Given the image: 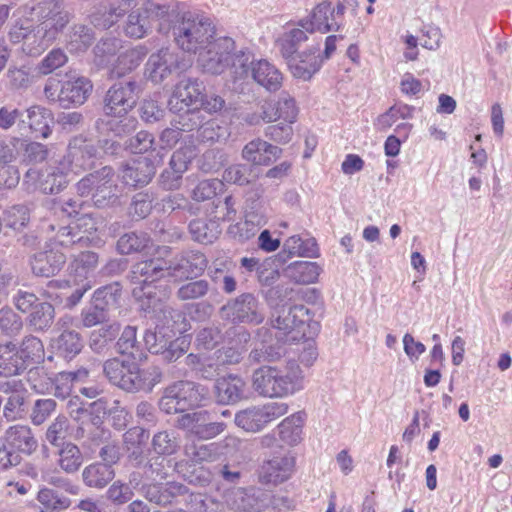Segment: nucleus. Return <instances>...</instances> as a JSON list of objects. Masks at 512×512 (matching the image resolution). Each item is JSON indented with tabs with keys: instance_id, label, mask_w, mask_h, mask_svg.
<instances>
[{
	"instance_id": "obj_25",
	"label": "nucleus",
	"mask_w": 512,
	"mask_h": 512,
	"mask_svg": "<svg viewBox=\"0 0 512 512\" xmlns=\"http://www.w3.org/2000/svg\"><path fill=\"white\" fill-rule=\"evenodd\" d=\"M248 74L253 80L264 87L267 91H278L283 82V75L280 70L267 60L247 62ZM249 75H247L248 77ZM246 78V76L244 77Z\"/></svg>"
},
{
	"instance_id": "obj_35",
	"label": "nucleus",
	"mask_w": 512,
	"mask_h": 512,
	"mask_svg": "<svg viewBox=\"0 0 512 512\" xmlns=\"http://www.w3.org/2000/svg\"><path fill=\"white\" fill-rule=\"evenodd\" d=\"M322 268L316 262L295 261L285 269V276L297 284H311L318 280Z\"/></svg>"
},
{
	"instance_id": "obj_16",
	"label": "nucleus",
	"mask_w": 512,
	"mask_h": 512,
	"mask_svg": "<svg viewBox=\"0 0 512 512\" xmlns=\"http://www.w3.org/2000/svg\"><path fill=\"white\" fill-rule=\"evenodd\" d=\"M344 12L345 6L342 3L333 5L330 1H322L313 8L308 18L300 21V25L321 33L337 31L342 25Z\"/></svg>"
},
{
	"instance_id": "obj_63",
	"label": "nucleus",
	"mask_w": 512,
	"mask_h": 512,
	"mask_svg": "<svg viewBox=\"0 0 512 512\" xmlns=\"http://www.w3.org/2000/svg\"><path fill=\"white\" fill-rule=\"evenodd\" d=\"M224 188L223 181L219 179H208L198 183L192 192V197L196 201H205L213 198Z\"/></svg>"
},
{
	"instance_id": "obj_11",
	"label": "nucleus",
	"mask_w": 512,
	"mask_h": 512,
	"mask_svg": "<svg viewBox=\"0 0 512 512\" xmlns=\"http://www.w3.org/2000/svg\"><path fill=\"white\" fill-rule=\"evenodd\" d=\"M167 13V6L144 0L128 14L123 27L124 33L129 38H144L152 31L155 22L165 17Z\"/></svg>"
},
{
	"instance_id": "obj_52",
	"label": "nucleus",
	"mask_w": 512,
	"mask_h": 512,
	"mask_svg": "<svg viewBox=\"0 0 512 512\" xmlns=\"http://www.w3.org/2000/svg\"><path fill=\"white\" fill-rule=\"evenodd\" d=\"M55 317L54 307L47 302L36 304L29 315V324L35 330H45L51 326Z\"/></svg>"
},
{
	"instance_id": "obj_30",
	"label": "nucleus",
	"mask_w": 512,
	"mask_h": 512,
	"mask_svg": "<svg viewBox=\"0 0 512 512\" xmlns=\"http://www.w3.org/2000/svg\"><path fill=\"white\" fill-rule=\"evenodd\" d=\"M68 22L69 15L67 12L62 11L61 7L55 14H53L52 18L41 22L37 26L36 39L39 40V43L38 48H35L34 53L38 54L49 46L57 38L58 34L63 30Z\"/></svg>"
},
{
	"instance_id": "obj_44",
	"label": "nucleus",
	"mask_w": 512,
	"mask_h": 512,
	"mask_svg": "<svg viewBox=\"0 0 512 512\" xmlns=\"http://www.w3.org/2000/svg\"><path fill=\"white\" fill-rule=\"evenodd\" d=\"M304 421L305 414L302 412L285 418L278 426L281 440L288 445H296L301 440Z\"/></svg>"
},
{
	"instance_id": "obj_43",
	"label": "nucleus",
	"mask_w": 512,
	"mask_h": 512,
	"mask_svg": "<svg viewBox=\"0 0 512 512\" xmlns=\"http://www.w3.org/2000/svg\"><path fill=\"white\" fill-rule=\"evenodd\" d=\"M147 55V49L142 46H136L121 53L112 70V74L121 77L137 68L144 57Z\"/></svg>"
},
{
	"instance_id": "obj_18",
	"label": "nucleus",
	"mask_w": 512,
	"mask_h": 512,
	"mask_svg": "<svg viewBox=\"0 0 512 512\" xmlns=\"http://www.w3.org/2000/svg\"><path fill=\"white\" fill-rule=\"evenodd\" d=\"M162 162L163 154L153 150L149 156H140L126 163L122 169L121 178L131 187L147 185Z\"/></svg>"
},
{
	"instance_id": "obj_7",
	"label": "nucleus",
	"mask_w": 512,
	"mask_h": 512,
	"mask_svg": "<svg viewBox=\"0 0 512 512\" xmlns=\"http://www.w3.org/2000/svg\"><path fill=\"white\" fill-rule=\"evenodd\" d=\"M98 264L96 253L86 251L76 256L69 265V277L66 280H52L48 283L49 289L74 288L67 298V306H75L83 295L92 287L90 277Z\"/></svg>"
},
{
	"instance_id": "obj_60",
	"label": "nucleus",
	"mask_w": 512,
	"mask_h": 512,
	"mask_svg": "<svg viewBox=\"0 0 512 512\" xmlns=\"http://www.w3.org/2000/svg\"><path fill=\"white\" fill-rule=\"evenodd\" d=\"M190 343L188 336L174 337L167 342L166 347L158 355L167 362H174L188 351Z\"/></svg>"
},
{
	"instance_id": "obj_4",
	"label": "nucleus",
	"mask_w": 512,
	"mask_h": 512,
	"mask_svg": "<svg viewBox=\"0 0 512 512\" xmlns=\"http://www.w3.org/2000/svg\"><path fill=\"white\" fill-rule=\"evenodd\" d=\"M197 55L198 65L204 72L218 75L231 67L235 79H244L248 75L250 55L244 51L237 52L235 42L230 37L214 38Z\"/></svg>"
},
{
	"instance_id": "obj_20",
	"label": "nucleus",
	"mask_w": 512,
	"mask_h": 512,
	"mask_svg": "<svg viewBox=\"0 0 512 512\" xmlns=\"http://www.w3.org/2000/svg\"><path fill=\"white\" fill-rule=\"evenodd\" d=\"M182 429L188 430L191 434L202 440L216 437L225 430V423L210 421V414L207 411H197L182 415L178 420Z\"/></svg>"
},
{
	"instance_id": "obj_48",
	"label": "nucleus",
	"mask_w": 512,
	"mask_h": 512,
	"mask_svg": "<svg viewBox=\"0 0 512 512\" xmlns=\"http://www.w3.org/2000/svg\"><path fill=\"white\" fill-rule=\"evenodd\" d=\"M15 22L11 31V37L14 41L25 40L30 44V40L37 37V31L34 32L33 23L37 20L36 15L26 14L25 16L20 13V7L14 13Z\"/></svg>"
},
{
	"instance_id": "obj_1",
	"label": "nucleus",
	"mask_w": 512,
	"mask_h": 512,
	"mask_svg": "<svg viewBox=\"0 0 512 512\" xmlns=\"http://www.w3.org/2000/svg\"><path fill=\"white\" fill-rule=\"evenodd\" d=\"M208 264L207 258L201 252L189 251L177 255L172 259L158 256L148 260L139 261L131 270L133 297L140 303L144 311L163 310L162 298L157 296L156 281L170 277L175 280L189 279L201 275Z\"/></svg>"
},
{
	"instance_id": "obj_50",
	"label": "nucleus",
	"mask_w": 512,
	"mask_h": 512,
	"mask_svg": "<svg viewBox=\"0 0 512 512\" xmlns=\"http://www.w3.org/2000/svg\"><path fill=\"white\" fill-rule=\"evenodd\" d=\"M20 357L24 360L25 368L30 363H39L44 358V345L42 341L32 335L24 337L18 347Z\"/></svg>"
},
{
	"instance_id": "obj_37",
	"label": "nucleus",
	"mask_w": 512,
	"mask_h": 512,
	"mask_svg": "<svg viewBox=\"0 0 512 512\" xmlns=\"http://www.w3.org/2000/svg\"><path fill=\"white\" fill-rule=\"evenodd\" d=\"M199 118L197 111H186L179 117L178 124L180 127L166 128L160 135V142L163 147L172 148L180 139L181 131H190L199 126Z\"/></svg>"
},
{
	"instance_id": "obj_58",
	"label": "nucleus",
	"mask_w": 512,
	"mask_h": 512,
	"mask_svg": "<svg viewBox=\"0 0 512 512\" xmlns=\"http://www.w3.org/2000/svg\"><path fill=\"white\" fill-rule=\"evenodd\" d=\"M255 178L252 167L246 164L231 165L223 173L224 181L240 186L251 183Z\"/></svg>"
},
{
	"instance_id": "obj_36",
	"label": "nucleus",
	"mask_w": 512,
	"mask_h": 512,
	"mask_svg": "<svg viewBox=\"0 0 512 512\" xmlns=\"http://www.w3.org/2000/svg\"><path fill=\"white\" fill-rule=\"evenodd\" d=\"M51 346L57 355L72 359L81 352L83 340L77 331L63 330L58 337L52 340Z\"/></svg>"
},
{
	"instance_id": "obj_51",
	"label": "nucleus",
	"mask_w": 512,
	"mask_h": 512,
	"mask_svg": "<svg viewBox=\"0 0 512 512\" xmlns=\"http://www.w3.org/2000/svg\"><path fill=\"white\" fill-rule=\"evenodd\" d=\"M94 40L90 28L85 25H74L67 40V47L70 52L80 53L86 51Z\"/></svg>"
},
{
	"instance_id": "obj_57",
	"label": "nucleus",
	"mask_w": 512,
	"mask_h": 512,
	"mask_svg": "<svg viewBox=\"0 0 512 512\" xmlns=\"http://www.w3.org/2000/svg\"><path fill=\"white\" fill-rule=\"evenodd\" d=\"M189 229L193 239L204 244L212 243L219 234L215 223L208 224L201 219L191 221Z\"/></svg>"
},
{
	"instance_id": "obj_40",
	"label": "nucleus",
	"mask_w": 512,
	"mask_h": 512,
	"mask_svg": "<svg viewBox=\"0 0 512 512\" xmlns=\"http://www.w3.org/2000/svg\"><path fill=\"white\" fill-rule=\"evenodd\" d=\"M224 499L233 512H258L261 509L257 498L241 488L228 491Z\"/></svg>"
},
{
	"instance_id": "obj_6",
	"label": "nucleus",
	"mask_w": 512,
	"mask_h": 512,
	"mask_svg": "<svg viewBox=\"0 0 512 512\" xmlns=\"http://www.w3.org/2000/svg\"><path fill=\"white\" fill-rule=\"evenodd\" d=\"M215 27L203 15L186 12L173 26V36L177 45L184 51L197 54L215 37Z\"/></svg>"
},
{
	"instance_id": "obj_31",
	"label": "nucleus",
	"mask_w": 512,
	"mask_h": 512,
	"mask_svg": "<svg viewBox=\"0 0 512 512\" xmlns=\"http://www.w3.org/2000/svg\"><path fill=\"white\" fill-rule=\"evenodd\" d=\"M245 388V381L238 375L218 378L215 383L216 399L220 404H235L243 398Z\"/></svg>"
},
{
	"instance_id": "obj_23",
	"label": "nucleus",
	"mask_w": 512,
	"mask_h": 512,
	"mask_svg": "<svg viewBox=\"0 0 512 512\" xmlns=\"http://www.w3.org/2000/svg\"><path fill=\"white\" fill-rule=\"evenodd\" d=\"M179 67L178 55L169 48H162L150 55L145 74L153 83H161Z\"/></svg>"
},
{
	"instance_id": "obj_56",
	"label": "nucleus",
	"mask_w": 512,
	"mask_h": 512,
	"mask_svg": "<svg viewBox=\"0 0 512 512\" xmlns=\"http://www.w3.org/2000/svg\"><path fill=\"white\" fill-rule=\"evenodd\" d=\"M179 440L173 431H160L153 436V450L160 455H172L179 448Z\"/></svg>"
},
{
	"instance_id": "obj_21",
	"label": "nucleus",
	"mask_w": 512,
	"mask_h": 512,
	"mask_svg": "<svg viewBox=\"0 0 512 512\" xmlns=\"http://www.w3.org/2000/svg\"><path fill=\"white\" fill-rule=\"evenodd\" d=\"M49 249L36 253L31 260V268L35 275L51 277L58 273L66 262V255L59 251L62 247L57 241V233L48 245Z\"/></svg>"
},
{
	"instance_id": "obj_19",
	"label": "nucleus",
	"mask_w": 512,
	"mask_h": 512,
	"mask_svg": "<svg viewBox=\"0 0 512 512\" xmlns=\"http://www.w3.org/2000/svg\"><path fill=\"white\" fill-rule=\"evenodd\" d=\"M205 92V86L196 78H183L174 86L172 95L168 101L171 111L181 112L197 111L198 102L201 101L202 94Z\"/></svg>"
},
{
	"instance_id": "obj_34",
	"label": "nucleus",
	"mask_w": 512,
	"mask_h": 512,
	"mask_svg": "<svg viewBox=\"0 0 512 512\" xmlns=\"http://www.w3.org/2000/svg\"><path fill=\"white\" fill-rule=\"evenodd\" d=\"M18 346L13 342L0 343V376H14L25 370Z\"/></svg>"
},
{
	"instance_id": "obj_8",
	"label": "nucleus",
	"mask_w": 512,
	"mask_h": 512,
	"mask_svg": "<svg viewBox=\"0 0 512 512\" xmlns=\"http://www.w3.org/2000/svg\"><path fill=\"white\" fill-rule=\"evenodd\" d=\"M208 396V389L192 381H177L168 386L159 407L167 414L182 413L198 407Z\"/></svg>"
},
{
	"instance_id": "obj_49",
	"label": "nucleus",
	"mask_w": 512,
	"mask_h": 512,
	"mask_svg": "<svg viewBox=\"0 0 512 512\" xmlns=\"http://www.w3.org/2000/svg\"><path fill=\"white\" fill-rule=\"evenodd\" d=\"M58 464L66 473H75L83 463V455L73 443H64L59 450Z\"/></svg>"
},
{
	"instance_id": "obj_39",
	"label": "nucleus",
	"mask_w": 512,
	"mask_h": 512,
	"mask_svg": "<svg viewBox=\"0 0 512 512\" xmlns=\"http://www.w3.org/2000/svg\"><path fill=\"white\" fill-rule=\"evenodd\" d=\"M36 499L41 512H64L72 504L70 498L48 487L40 488Z\"/></svg>"
},
{
	"instance_id": "obj_17",
	"label": "nucleus",
	"mask_w": 512,
	"mask_h": 512,
	"mask_svg": "<svg viewBox=\"0 0 512 512\" xmlns=\"http://www.w3.org/2000/svg\"><path fill=\"white\" fill-rule=\"evenodd\" d=\"M70 173L66 168L58 165L50 166L44 172L36 168H30L24 176V184L28 189H40L45 194H57L62 191L70 180Z\"/></svg>"
},
{
	"instance_id": "obj_14",
	"label": "nucleus",
	"mask_w": 512,
	"mask_h": 512,
	"mask_svg": "<svg viewBox=\"0 0 512 512\" xmlns=\"http://www.w3.org/2000/svg\"><path fill=\"white\" fill-rule=\"evenodd\" d=\"M287 412L288 405L286 403L269 402L239 411L236 413L234 421L238 427L247 432H258Z\"/></svg>"
},
{
	"instance_id": "obj_55",
	"label": "nucleus",
	"mask_w": 512,
	"mask_h": 512,
	"mask_svg": "<svg viewBox=\"0 0 512 512\" xmlns=\"http://www.w3.org/2000/svg\"><path fill=\"white\" fill-rule=\"evenodd\" d=\"M60 8V4L55 0H43L37 4H25L20 7V13L22 15L31 14L36 15L37 21H45L53 17L58 9Z\"/></svg>"
},
{
	"instance_id": "obj_24",
	"label": "nucleus",
	"mask_w": 512,
	"mask_h": 512,
	"mask_svg": "<svg viewBox=\"0 0 512 512\" xmlns=\"http://www.w3.org/2000/svg\"><path fill=\"white\" fill-rule=\"evenodd\" d=\"M92 84L84 76L70 75L61 84L60 106L67 108L71 105H82L92 91Z\"/></svg>"
},
{
	"instance_id": "obj_28",
	"label": "nucleus",
	"mask_w": 512,
	"mask_h": 512,
	"mask_svg": "<svg viewBox=\"0 0 512 512\" xmlns=\"http://www.w3.org/2000/svg\"><path fill=\"white\" fill-rule=\"evenodd\" d=\"M281 148L260 138L248 142L242 150V158L253 165H269L281 155Z\"/></svg>"
},
{
	"instance_id": "obj_32",
	"label": "nucleus",
	"mask_w": 512,
	"mask_h": 512,
	"mask_svg": "<svg viewBox=\"0 0 512 512\" xmlns=\"http://www.w3.org/2000/svg\"><path fill=\"white\" fill-rule=\"evenodd\" d=\"M137 7L135 0H117L110 4L109 7L104 6L103 12L99 11L91 15V22L94 26L107 29L111 27L120 17L134 10Z\"/></svg>"
},
{
	"instance_id": "obj_45",
	"label": "nucleus",
	"mask_w": 512,
	"mask_h": 512,
	"mask_svg": "<svg viewBox=\"0 0 512 512\" xmlns=\"http://www.w3.org/2000/svg\"><path fill=\"white\" fill-rule=\"evenodd\" d=\"M414 108L408 104L400 103L390 107L385 113L378 116L375 122V128L379 131H386L392 127L399 119H411Z\"/></svg>"
},
{
	"instance_id": "obj_15",
	"label": "nucleus",
	"mask_w": 512,
	"mask_h": 512,
	"mask_svg": "<svg viewBox=\"0 0 512 512\" xmlns=\"http://www.w3.org/2000/svg\"><path fill=\"white\" fill-rule=\"evenodd\" d=\"M97 149L92 142L83 137H74L68 145L67 153L61 162V168H66L70 175H78L95 166Z\"/></svg>"
},
{
	"instance_id": "obj_27",
	"label": "nucleus",
	"mask_w": 512,
	"mask_h": 512,
	"mask_svg": "<svg viewBox=\"0 0 512 512\" xmlns=\"http://www.w3.org/2000/svg\"><path fill=\"white\" fill-rule=\"evenodd\" d=\"M319 49H309L286 58L293 77L309 81L321 68L323 59L316 54Z\"/></svg>"
},
{
	"instance_id": "obj_46",
	"label": "nucleus",
	"mask_w": 512,
	"mask_h": 512,
	"mask_svg": "<svg viewBox=\"0 0 512 512\" xmlns=\"http://www.w3.org/2000/svg\"><path fill=\"white\" fill-rule=\"evenodd\" d=\"M315 31H310L307 28H303L300 24L299 27L292 28L285 32L279 40L280 51L284 58H289L294 55L299 45L308 39V34H312Z\"/></svg>"
},
{
	"instance_id": "obj_59",
	"label": "nucleus",
	"mask_w": 512,
	"mask_h": 512,
	"mask_svg": "<svg viewBox=\"0 0 512 512\" xmlns=\"http://www.w3.org/2000/svg\"><path fill=\"white\" fill-rule=\"evenodd\" d=\"M25 396L23 393L14 392L8 398L3 407V417L8 421H16L25 418Z\"/></svg>"
},
{
	"instance_id": "obj_42",
	"label": "nucleus",
	"mask_w": 512,
	"mask_h": 512,
	"mask_svg": "<svg viewBox=\"0 0 512 512\" xmlns=\"http://www.w3.org/2000/svg\"><path fill=\"white\" fill-rule=\"evenodd\" d=\"M175 335V331L169 325L157 324L154 328L146 329L143 341L149 352L159 354L166 347L167 342L174 338Z\"/></svg>"
},
{
	"instance_id": "obj_47",
	"label": "nucleus",
	"mask_w": 512,
	"mask_h": 512,
	"mask_svg": "<svg viewBox=\"0 0 512 512\" xmlns=\"http://www.w3.org/2000/svg\"><path fill=\"white\" fill-rule=\"evenodd\" d=\"M284 250L291 256L313 258L319 255L318 245L314 238H301L298 235L289 237L284 243Z\"/></svg>"
},
{
	"instance_id": "obj_33",
	"label": "nucleus",
	"mask_w": 512,
	"mask_h": 512,
	"mask_svg": "<svg viewBox=\"0 0 512 512\" xmlns=\"http://www.w3.org/2000/svg\"><path fill=\"white\" fill-rule=\"evenodd\" d=\"M186 365L204 379H213L219 374L223 365L215 352L209 355L189 354L185 359Z\"/></svg>"
},
{
	"instance_id": "obj_26",
	"label": "nucleus",
	"mask_w": 512,
	"mask_h": 512,
	"mask_svg": "<svg viewBox=\"0 0 512 512\" xmlns=\"http://www.w3.org/2000/svg\"><path fill=\"white\" fill-rule=\"evenodd\" d=\"M2 442H5L9 448L25 454L33 453L38 447L31 427L26 424L9 426L3 436H0V444Z\"/></svg>"
},
{
	"instance_id": "obj_12",
	"label": "nucleus",
	"mask_w": 512,
	"mask_h": 512,
	"mask_svg": "<svg viewBox=\"0 0 512 512\" xmlns=\"http://www.w3.org/2000/svg\"><path fill=\"white\" fill-rule=\"evenodd\" d=\"M309 309L304 305L281 308L272 319L273 328L280 332L276 337L286 342H293L306 335L305 327L310 322Z\"/></svg>"
},
{
	"instance_id": "obj_9",
	"label": "nucleus",
	"mask_w": 512,
	"mask_h": 512,
	"mask_svg": "<svg viewBox=\"0 0 512 512\" xmlns=\"http://www.w3.org/2000/svg\"><path fill=\"white\" fill-rule=\"evenodd\" d=\"M102 226L103 222L101 220L92 215L85 214L65 226L51 223L48 225V229L52 232H57V241L62 248H68L75 244H80L81 246L99 244L101 238L97 235V232L101 230Z\"/></svg>"
},
{
	"instance_id": "obj_54",
	"label": "nucleus",
	"mask_w": 512,
	"mask_h": 512,
	"mask_svg": "<svg viewBox=\"0 0 512 512\" xmlns=\"http://www.w3.org/2000/svg\"><path fill=\"white\" fill-rule=\"evenodd\" d=\"M149 241V237L146 233L130 232L119 238L117 248L121 254H130L147 248Z\"/></svg>"
},
{
	"instance_id": "obj_13",
	"label": "nucleus",
	"mask_w": 512,
	"mask_h": 512,
	"mask_svg": "<svg viewBox=\"0 0 512 512\" xmlns=\"http://www.w3.org/2000/svg\"><path fill=\"white\" fill-rule=\"evenodd\" d=\"M221 318L232 323L258 325L265 319L263 308L252 293H243L220 309Z\"/></svg>"
},
{
	"instance_id": "obj_38",
	"label": "nucleus",
	"mask_w": 512,
	"mask_h": 512,
	"mask_svg": "<svg viewBox=\"0 0 512 512\" xmlns=\"http://www.w3.org/2000/svg\"><path fill=\"white\" fill-rule=\"evenodd\" d=\"M27 119L29 128L36 136L43 138L50 136L54 117L49 109L40 105H33L27 109Z\"/></svg>"
},
{
	"instance_id": "obj_64",
	"label": "nucleus",
	"mask_w": 512,
	"mask_h": 512,
	"mask_svg": "<svg viewBox=\"0 0 512 512\" xmlns=\"http://www.w3.org/2000/svg\"><path fill=\"white\" fill-rule=\"evenodd\" d=\"M68 61V57L61 49H52L38 65V70L43 75H48L62 67Z\"/></svg>"
},
{
	"instance_id": "obj_53",
	"label": "nucleus",
	"mask_w": 512,
	"mask_h": 512,
	"mask_svg": "<svg viewBox=\"0 0 512 512\" xmlns=\"http://www.w3.org/2000/svg\"><path fill=\"white\" fill-rule=\"evenodd\" d=\"M117 349L121 354H126L134 359L142 356L141 345L137 341L136 327L126 326L117 341Z\"/></svg>"
},
{
	"instance_id": "obj_41",
	"label": "nucleus",
	"mask_w": 512,
	"mask_h": 512,
	"mask_svg": "<svg viewBox=\"0 0 512 512\" xmlns=\"http://www.w3.org/2000/svg\"><path fill=\"white\" fill-rule=\"evenodd\" d=\"M115 476L110 464L96 462L88 465L82 472L83 482L92 488L105 487Z\"/></svg>"
},
{
	"instance_id": "obj_61",
	"label": "nucleus",
	"mask_w": 512,
	"mask_h": 512,
	"mask_svg": "<svg viewBox=\"0 0 512 512\" xmlns=\"http://www.w3.org/2000/svg\"><path fill=\"white\" fill-rule=\"evenodd\" d=\"M120 296L118 284L98 288L93 294V304L100 306L105 312L115 306Z\"/></svg>"
},
{
	"instance_id": "obj_22",
	"label": "nucleus",
	"mask_w": 512,
	"mask_h": 512,
	"mask_svg": "<svg viewBox=\"0 0 512 512\" xmlns=\"http://www.w3.org/2000/svg\"><path fill=\"white\" fill-rule=\"evenodd\" d=\"M295 463V457L290 453L275 455L261 466L260 480L273 485L283 483L294 473Z\"/></svg>"
},
{
	"instance_id": "obj_29",
	"label": "nucleus",
	"mask_w": 512,
	"mask_h": 512,
	"mask_svg": "<svg viewBox=\"0 0 512 512\" xmlns=\"http://www.w3.org/2000/svg\"><path fill=\"white\" fill-rule=\"evenodd\" d=\"M297 115L296 102L288 93H282L277 103L264 105L262 111V119L268 123L282 119L285 123L292 124L296 121Z\"/></svg>"
},
{
	"instance_id": "obj_10",
	"label": "nucleus",
	"mask_w": 512,
	"mask_h": 512,
	"mask_svg": "<svg viewBox=\"0 0 512 512\" xmlns=\"http://www.w3.org/2000/svg\"><path fill=\"white\" fill-rule=\"evenodd\" d=\"M113 177V169L105 166L83 177L76 184V191L81 197L90 196L97 207H104L116 198L117 186Z\"/></svg>"
},
{
	"instance_id": "obj_5",
	"label": "nucleus",
	"mask_w": 512,
	"mask_h": 512,
	"mask_svg": "<svg viewBox=\"0 0 512 512\" xmlns=\"http://www.w3.org/2000/svg\"><path fill=\"white\" fill-rule=\"evenodd\" d=\"M103 371L112 384L128 392L151 391L161 379V373L156 368L141 370L135 363H125L119 359L106 361Z\"/></svg>"
},
{
	"instance_id": "obj_3",
	"label": "nucleus",
	"mask_w": 512,
	"mask_h": 512,
	"mask_svg": "<svg viewBox=\"0 0 512 512\" xmlns=\"http://www.w3.org/2000/svg\"><path fill=\"white\" fill-rule=\"evenodd\" d=\"M139 94V87L135 81H123L112 85L106 93L102 123L106 129L116 136H124L134 131L137 120L128 116V112L135 106Z\"/></svg>"
},
{
	"instance_id": "obj_2",
	"label": "nucleus",
	"mask_w": 512,
	"mask_h": 512,
	"mask_svg": "<svg viewBox=\"0 0 512 512\" xmlns=\"http://www.w3.org/2000/svg\"><path fill=\"white\" fill-rule=\"evenodd\" d=\"M251 384L261 397L283 399L305 388V375L295 361L283 365H263L253 371Z\"/></svg>"
},
{
	"instance_id": "obj_62",
	"label": "nucleus",
	"mask_w": 512,
	"mask_h": 512,
	"mask_svg": "<svg viewBox=\"0 0 512 512\" xmlns=\"http://www.w3.org/2000/svg\"><path fill=\"white\" fill-rule=\"evenodd\" d=\"M121 47V40L110 37L101 39L94 48L96 61L99 65L108 63L109 58L116 54Z\"/></svg>"
}]
</instances>
